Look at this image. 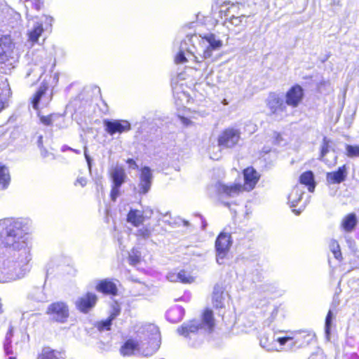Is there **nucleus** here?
Instances as JSON below:
<instances>
[{"instance_id": "f257e3e1", "label": "nucleus", "mask_w": 359, "mask_h": 359, "mask_svg": "<svg viewBox=\"0 0 359 359\" xmlns=\"http://www.w3.org/2000/svg\"><path fill=\"white\" fill-rule=\"evenodd\" d=\"M223 46V41L213 33L203 35H187L181 43L180 50L175 57L176 64H190V69L196 71L198 76L207 79L212 73L210 63L216 61L214 52Z\"/></svg>"}, {"instance_id": "f03ea898", "label": "nucleus", "mask_w": 359, "mask_h": 359, "mask_svg": "<svg viewBox=\"0 0 359 359\" xmlns=\"http://www.w3.org/2000/svg\"><path fill=\"white\" fill-rule=\"evenodd\" d=\"M32 222L25 217L0 219V245L4 247H25L32 244Z\"/></svg>"}, {"instance_id": "7ed1b4c3", "label": "nucleus", "mask_w": 359, "mask_h": 359, "mask_svg": "<svg viewBox=\"0 0 359 359\" xmlns=\"http://www.w3.org/2000/svg\"><path fill=\"white\" fill-rule=\"evenodd\" d=\"M245 183L242 186L239 183L223 184L218 182L215 184L217 192L221 195L234 197L243 191H251L257 183L259 175L253 168H248L243 172Z\"/></svg>"}, {"instance_id": "20e7f679", "label": "nucleus", "mask_w": 359, "mask_h": 359, "mask_svg": "<svg viewBox=\"0 0 359 359\" xmlns=\"http://www.w3.org/2000/svg\"><path fill=\"white\" fill-rule=\"evenodd\" d=\"M144 335V342L142 344V355L151 356L156 353L161 346V332L159 328L154 324H147L142 328Z\"/></svg>"}, {"instance_id": "39448f33", "label": "nucleus", "mask_w": 359, "mask_h": 359, "mask_svg": "<svg viewBox=\"0 0 359 359\" xmlns=\"http://www.w3.org/2000/svg\"><path fill=\"white\" fill-rule=\"evenodd\" d=\"M18 55L15 50V44L8 35L0 38V64L4 65L5 72L15 67Z\"/></svg>"}, {"instance_id": "423d86ee", "label": "nucleus", "mask_w": 359, "mask_h": 359, "mask_svg": "<svg viewBox=\"0 0 359 359\" xmlns=\"http://www.w3.org/2000/svg\"><path fill=\"white\" fill-rule=\"evenodd\" d=\"M292 334V343H290L291 348H302L312 343L315 338V334L308 330H278L275 334Z\"/></svg>"}, {"instance_id": "0eeeda50", "label": "nucleus", "mask_w": 359, "mask_h": 359, "mask_svg": "<svg viewBox=\"0 0 359 359\" xmlns=\"http://www.w3.org/2000/svg\"><path fill=\"white\" fill-rule=\"evenodd\" d=\"M46 314L57 323H64L69 317V309L66 302L58 301L51 303L46 309Z\"/></svg>"}, {"instance_id": "6e6552de", "label": "nucleus", "mask_w": 359, "mask_h": 359, "mask_svg": "<svg viewBox=\"0 0 359 359\" xmlns=\"http://www.w3.org/2000/svg\"><path fill=\"white\" fill-rule=\"evenodd\" d=\"M240 140V130L234 128H228L219 135L218 146L220 148L231 149L238 144Z\"/></svg>"}, {"instance_id": "1a4fd4ad", "label": "nucleus", "mask_w": 359, "mask_h": 359, "mask_svg": "<svg viewBox=\"0 0 359 359\" xmlns=\"http://www.w3.org/2000/svg\"><path fill=\"white\" fill-rule=\"evenodd\" d=\"M48 86L46 83H42L38 90L33 95L31 104L36 111L40 108L46 107L48 105L52 100V95L48 93Z\"/></svg>"}, {"instance_id": "9d476101", "label": "nucleus", "mask_w": 359, "mask_h": 359, "mask_svg": "<svg viewBox=\"0 0 359 359\" xmlns=\"http://www.w3.org/2000/svg\"><path fill=\"white\" fill-rule=\"evenodd\" d=\"M97 300V296L95 293L87 292L76 299L75 306L80 312L88 313L95 306Z\"/></svg>"}, {"instance_id": "9b49d317", "label": "nucleus", "mask_w": 359, "mask_h": 359, "mask_svg": "<svg viewBox=\"0 0 359 359\" xmlns=\"http://www.w3.org/2000/svg\"><path fill=\"white\" fill-rule=\"evenodd\" d=\"M105 131L110 135L130 130V123L126 120H108L103 121Z\"/></svg>"}, {"instance_id": "f8f14e48", "label": "nucleus", "mask_w": 359, "mask_h": 359, "mask_svg": "<svg viewBox=\"0 0 359 359\" xmlns=\"http://www.w3.org/2000/svg\"><path fill=\"white\" fill-rule=\"evenodd\" d=\"M153 175L151 169L145 166L141 169L140 182L135 191L139 194H146L151 189Z\"/></svg>"}, {"instance_id": "ddd939ff", "label": "nucleus", "mask_w": 359, "mask_h": 359, "mask_svg": "<svg viewBox=\"0 0 359 359\" xmlns=\"http://www.w3.org/2000/svg\"><path fill=\"white\" fill-rule=\"evenodd\" d=\"M229 296L224 285L220 283L215 284L212 294V303L214 308L216 309H224L225 307V299Z\"/></svg>"}, {"instance_id": "4468645a", "label": "nucleus", "mask_w": 359, "mask_h": 359, "mask_svg": "<svg viewBox=\"0 0 359 359\" xmlns=\"http://www.w3.org/2000/svg\"><path fill=\"white\" fill-rule=\"evenodd\" d=\"M137 352L142 353V344L134 338H128L120 348V353L123 356H131Z\"/></svg>"}, {"instance_id": "2eb2a0df", "label": "nucleus", "mask_w": 359, "mask_h": 359, "mask_svg": "<svg viewBox=\"0 0 359 359\" xmlns=\"http://www.w3.org/2000/svg\"><path fill=\"white\" fill-rule=\"evenodd\" d=\"M95 290L105 295L116 296L118 294L116 283L109 278L99 280L95 285Z\"/></svg>"}, {"instance_id": "dca6fc26", "label": "nucleus", "mask_w": 359, "mask_h": 359, "mask_svg": "<svg viewBox=\"0 0 359 359\" xmlns=\"http://www.w3.org/2000/svg\"><path fill=\"white\" fill-rule=\"evenodd\" d=\"M303 97L302 88L299 85L292 86L286 93V103L289 106L296 107Z\"/></svg>"}, {"instance_id": "f3484780", "label": "nucleus", "mask_w": 359, "mask_h": 359, "mask_svg": "<svg viewBox=\"0 0 359 359\" xmlns=\"http://www.w3.org/2000/svg\"><path fill=\"white\" fill-rule=\"evenodd\" d=\"M266 105L271 114H280L286 109L283 100L275 93L269 95L266 100Z\"/></svg>"}, {"instance_id": "a211bd4d", "label": "nucleus", "mask_w": 359, "mask_h": 359, "mask_svg": "<svg viewBox=\"0 0 359 359\" xmlns=\"http://www.w3.org/2000/svg\"><path fill=\"white\" fill-rule=\"evenodd\" d=\"M201 327V324L197 320L193 319L183 323L179 327L177 328V332L182 336L188 337L191 334L197 333Z\"/></svg>"}, {"instance_id": "6ab92c4d", "label": "nucleus", "mask_w": 359, "mask_h": 359, "mask_svg": "<svg viewBox=\"0 0 359 359\" xmlns=\"http://www.w3.org/2000/svg\"><path fill=\"white\" fill-rule=\"evenodd\" d=\"M109 177L112 181V184L121 186L127 178L124 168L118 165L112 166L109 170Z\"/></svg>"}, {"instance_id": "aec40b11", "label": "nucleus", "mask_w": 359, "mask_h": 359, "mask_svg": "<svg viewBox=\"0 0 359 359\" xmlns=\"http://www.w3.org/2000/svg\"><path fill=\"white\" fill-rule=\"evenodd\" d=\"M147 212H149V215L147 216V217H149L152 214V210L147 209L145 210L146 214ZM146 218V216L144 215V212L139 210L131 209L128 215H127V221L135 226H138L142 224Z\"/></svg>"}, {"instance_id": "412c9836", "label": "nucleus", "mask_w": 359, "mask_h": 359, "mask_svg": "<svg viewBox=\"0 0 359 359\" xmlns=\"http://www.w3.org/2000/svg\"><path fill=\"white\" fill-rule=\"evenodd\" d=\"M347 175V168L345 165L339 167L337 171L327 172L326 180L328 184H340L344 182Z\"/></svg>"}, {"instance_id": "4be33fe9", "label": "nucleus", "mask_w": 359, "mask_h": 359, "mask_svg": "<svg viewBox=\"0 0 359 359\" xmlns=\"http://www.w3.org/2000/svg\"><path fill=\"white\" fill-rule=\"evenodd\" d=\"M36 359H66L63 351L54 349L50 346H43L38 353Z\"/></svg>"}, {"instance_id": "5701e85b", "label": "nucleus", "mask_w": 359, "mask_h": 359, "mask_svg": "<svg viewBox=\"0 0 359 359\" xmlns=\"http://www.w3.org/2000/svg\"><path fill=\"white\" fill-rule=\"evenodd\" d=\"M168 276L172 281H178L184 284H190L194 281V277L185 269H181L177 273H169Z\"/></svg>"}, {"instance_id": "b1692460", "label": "nucleus", "mask_w": 359, "mask_h": 359, "mask_svg": "<svg viewBox=\"0 0 359 359\" xmlns=\"http://www.w3.org/2000/svg\"><path fill=\"white\" fill-rule=\"evenodd\" d=\"M304 193V188L302 185H296L293 187L288 195V203L290 207H296L301 203Z\"/></svg>"}, {"instance_id": "393cba45", "label": "nucleus", "mask_w": 359, "mask_h": 359, "mask_svg": "<svg viewBox=\"0 0 359 359\" xmlns=\"http://www.w3.org/2000/svg\"><path fill=\"white\" fill-rule=\"evenodd\" d=\"M31 258L29 256H27L24 258H21L15 262V270L18 271L17 276L20 278L27 274L31 269L30 265Z\"/></svg>"}, {"instance_id": "a878e982", "label": "nucleus", "mask_w": 359, "mask_h": 359, "mask_svg": "<svg viewBox=\"0 0 359 359\" xmlns=\"http://www.w3.org/2000/svg\"><path fill=\"white\" fill-rule=\"evenodd\" d=\"M201 325L209 332H212L215 327V318L213 311L209 309H205L201 314Z\"/></svg>"}, {"instance_id": "bb28decb", "label": "nucleus", "mask_w": 359, "mask_h": 359, "mask_svg": "<svg viewBox=\"0 0 359 359\" xmlns=\"http://www.w3.org/2000/svg\"><path fill=\"white\" fill-rule=\"evenodd\" d=\"M43 31V25L41 22H36L33 27L28 30V41L32 43L38 41L39 36Z\"/></svg>"}, {"instance_id": "cd10ccee", "label": "nucleus", "mask_w": 359, "mask_h": 359, "mask_svg": "<svg viewBox=\"0 0 359 359\" xmlns=\"http://www.w3.org/2000/svg\"><path fill=\"white\" fill-rule=\"evenodd\" d=\"M300 185L304 184L308 187V190L313 192L315 189L314 176L311 171H306L299 177Z\"/></svg>"}, {"instance_id": "c85d7f7f", "label": "nucleus", "mask_w": 359, "mask_h": 359, "mask_svg": "<svg viewBox=\"0 0 359 359\" xmlns=\"http://www.w3.org/2000/svg\"><path fill=\"white\" fill-rule=\"evenodd\" d=\"M356 224L357 218L354 213L347 215L341 221V226L346 231H351Z\"/></svg>"}, {"instance_id": "c756f323", "label": "nucleus", "mask_w": 359, "mask_h": 359, "mask_svg": "<svg viewBox=\"0 0 359 359\" xmlns=\"http://www.w3.org/2000/svg\"><path fill=\"white\" fill-rule=\"evenodd\" d=\"M11 182V177L8 168L0 165V189H6Z\"/></svg>"}, {"instance_id": "7c9ffc66", "label": "nucleus", "mask_w": 359, "mask_h": 359, "mask_svg": "<svg viewBox=\"0 0 359 359\" xmlns=\"http://www.w3.org/2000/svg\"><path fill=\"white\" fill-rule=\"evenodd\" d=\"M229 248H217V262L219 264H224L232 257Z\"/></svg>"}, {"instance_id": "2f4dec72", "label": "nucleus", "mask_w": 359, "mask_h": 359, "mask_svg": "<svg viewBox=\"0 0 359 359\" xmlns=\"http://www.w3.org/2000/svg\"><path fill=\"white\" fill-rule=\"evenodd\" d=\"M144 257L136 248H132L128 253V262L131 266H136L143 261Z\"/></svg>"}, {"instance_id": "473e14b6", "label": "nucleus", "mask_w": 359, "mask_h": 359, "mask_svg": "<svg viewBox=\"0 0 359 359\" xmlns=\"http://www.w3.org/2000/svg\"><path fill=\"white\" fill-rule=\"evenodd\" d=\"M231 245V236L227 233H221L215 241V247H230Z\"/></svg>"}, {"instance_id": "72a5a7b5", "label": "nucleus", "mask_w": 359, "mask_h": 359, "mask_svg": "<svg viewBox=\"0 0 359 359\" xmlns=\"http://www.w3.org/2000/svg\"><path fill=\"white\" fill-rule=\"evenodd\" d=\"M38 116L39 117L40 122L46 126H51L53 123L60 117L59 114H52L48 116L41 115L39 111H38Z\"/></svg>"}, {"instance_id": "f704fd0d", "label": "nucleus", "mask_w": 359, "mask_h": 359, "mask_svg": "<svg viewBox=\"0 0 359 359\" xmlns=\"http://www.w3.org/2000/svg\"><path fill=\"white\" fill-rule=\"evenodd\" d=\"M112 320L109 318L105 320L97 321L95 324V327L100 332L111 330Z\"/></svg>"}, {"instance_id": "c9c22d12", "label": "nucleus", "mask_w": 359, "mask_h": 359, "mask_svg": "<svg viewBox=\"0 0 359 359\" xmlns=\"http://www.w3.org/2000/svg\"><path fill=\"white\" fill-rule=\"evenodd\" d=\"M292 334H290L289 335L274 337L273 341L278 343L280 346V350H282L284 346L287 342L292 343ZM276 350L279 351V349H276Z\"/></svg>"}, {"instance_id": "e433bc0d", "label": "nucleus", "mask_w": 359, "mask_h": 359, "mask_svg": "<svg viewBox=\"0 0 359 359\" xmlns=\"http://www.w3.org/2000/svg\"><path fill=\"white\" fill-rule=\"evenodd\" d=\"M346 155L349 158L359 157V145H346Z\"/></svg>"}, {"instance_id": "4c0bfd02", "label": "nucleus", "mask_w": 359, "mask_h": 359, "mask_svg": "<svg viewBox=\"0 0 359 359\" xmlns=\"http://www.w3.org/2000/svg\"><path fill=\"white\" fill-rule=\"evenodd\" d=\"M328 140H327L326 137H324L323 139V145H322V148H321V154H320V158L325 161L327 164H328L329 165H330L332 164V163H329L326 159L324 158L325 156L326 155V154L328 152ZM336 161H337V156H334V162L332 163V164H335L336 163Z\"/></svg>"}, {"instance_id": "58836bf2", "label": "nucleus", "mask_w": 359, "mask_h": 359, "mask_svg": "<svg viewBox=\"0 0 359 359\" xmlns=\"http://www.w3.org/2000/svg\"><path fill=\"white\" fill-rule=\"evenodd\" d=\"M121 311V309L118 303L117 302H114L111 306V311L107 318L113 321L117 316L120 315Z\"/></svg>"}, {"instance_id": "ea45409f", "label": "nucleus", "mask_w": 359, "mask_h": 359, "mask_svg": "<svg viewBox=\"0 0 359 359\" xmlns=\"http://www.w3.org/2000/svg\"><path fill=\"white\" fill-rule=\"evenodd\" d=\"M172 88L175 97L182 104H184V101L187 102H189L188 95L184 92L180 93L177 86H173Z\"/></svg>"}, {"instance_id": "a19ab883", "label": "nucleus", "mask_w": 359, "mask_h": 359, "mask_svg": "<svg viewBox=\"0 0 359 359\" xmlns=\"http://www.w3.org/2000/svg\"><path fill=\"white\" fill-rule=\"evenodd\" d=\"M189 112V111L185 110L183 114H178V117H179L180 120L181 121V123L184 126H187V127L191 126L193 124L192 121L190 119V118H189L187 116Z\"/></svg>"}, {"instance_id": "79ce46f5", "label": "nucleus", "mask_w": 359, "mask_h": 359, "mask_svg": "<svg viewBox=\"0 0 359 359\" xmlns=\"http://www.w3.org/2000/svg\"><path fill=\"white\" fill-rule=\"evenodd\" d=\"M121 187V186H116L114 184L111 185L110 197L113 201H115L116 200V198L118 197V196L120 195V187Z\"/></svg>"}, {"instance_id": "37998d69", "label": "nucleus", "mask_w": 359, "mask_h": 359, "mask_svg": "<svg viewBox=\"0 0 359 359\" xmlns=\"http://www.w3.org/2000/svg\"><path fill=\"white\" fill-rule=\"evenodd\" d=\"M243 18V16H232L229 19V23L231 24V25H234L235 27H239L242 25Z\"/></svg>"}, {"instance_id": "c03bdc74", "label": "nucleus", "mask_w": 359, "mask_h": 359, "mask_svg": "<svg viewBox=\"0 0 359 359\" xmlns=\"http://www.w3.org/2000/svg\"><path fill=\"white\" fill-rule=\"evenodd\" d=\"M332 318V312L331 311H329L327 312L326 318H325V330L327 333L330 332Z\"/></svg>"}, {"instance_id": "a18cd8bd", "label": "nucleus", "mask_w": 359, "mask_h": 359, "mask_svg": "<svg viewBox=\"0 0 359 359\" xmlns=\"http://www.w3.org/2000/svg\"><path fill=\"white\" fill-rule=\"evenodd\" d=\"M151 231L147 227H142V229L138 230V236L142 237L143 238H149L150 236Z\"/></svg>"}, {"instance_id": "49530a36", "label": "nucleus", "mask_w": 359, "mask_h": 359, "mask_svg": "<svg viewBox=\"0 0 359 359\" xmlns=\"http://www.w3.org/2000/svg\"><path fill=\"white\" fill-rule=\"evenodd\" d=\"M87 184V179L84 177H79L74 182L75 186L83 187Z\"/></svg>"}, {"instance_id": "de8ad7c7", "label": "nucleus", "mask_w": 359, "mask_h": 359, "mask_svg": "<svg viewBox=\"0 0 359 359\" xmlns=\"http://www.w3.org/2000/svg\"><path fill=\"white\" fill-rule=\"evenodd\" d=\"M11 344L12 341H4V351L6 355L13 354Z\"/></svg>"}, {"instance_id": "09e8293b", "label": "nucleus", "mask_w": 359, "mask_h": 359, "mask_svg": "<svg viewBox=\"0 0 359 359\" xmlns=\"http://www.w3.org/2000/svg\"><path fill=\"white\" fill-rule=\"evenodd\" d=\"M13 337V327L11 326L6 334L5 341H12V338Z\"/></svg>"}, {"instance_id": "8fccbe9b", "label": "nucleus", "mask_w": 359, "mask_h": 359, "mask_svg": "<svg viewBox=\"0 0 359 359\" xmlns=\"http://www.w3.org/2000/svg\"><path fill=\"white\" fill-rule=\"evenodd\" d=\"M332 253L337 259H338V260L342 259V254H341L340 248H334L332 250Z\"/></svg>"}, {"instance_id": "3c124183", "label": "nucleus", "mask_w": 359, "mask_h": 359, "mask_svg": "<svg viewBox=\"0 0 359 359\" xmlns=\"http://www.w3.org/2000/svg\"><path fill=\"white\" fill-rule=\"evenodd\" d=\"M126 162L128 164L130 168H132V169H137V165L136 162L133 159L128 158L126 161Z\"/></svg>"}, {"instance_id": "603ef678", "label": "nucleus", "mask_w": 359, "mask_h": 359, "mask_svg": "<svg viewBox=\"0 0 359 359\" xmlns=\"http://www.w3.org/2000/svg\"><path fill=\"white\" fill-rule=\"evenodd\" d=\"M218 151L219 152L218 153H216L215 154H211V150L210 149V157L212 158V159H214V160H218L221 158V150L220 149H218Z\"/></svg>"}, {"instance_id": "864d4df0", "label": "nucleus", "mask_w": 359, "mask_h": 359, "mask_svg": "<svg viewBox=\"0 0 359 359\" xmlns=\"http://www.w3.org/2000/svg\"><path fill=\"white\" fill-rule=\"evenodd\" d=\"M84 155H85V158L88 162V166H89V168H90V158L87 154V147H84Z\"/></svg>"}, {"instance_id": "5fc2aeb1", "label": "nucleus", "mask_w": 359, "mask_h": 359, "mask_svg": "<svg viewBox=\"0 0 359 359\" xmlns=\"http://www.w3.org/2000/svg\"><path fill=\"white\" fill-rule=\"evenodd\" d=\"M177 223H179V226H180L181 224L183 225L184 226H189V222L187 221H185V220H183V219H178Z\"/></svg>"}, {"instance_id": "6e6d98bb", "label": "nucleus", "mask_w": 359, "mask_h": 359, "mask_svg": "<svg viewBox=\"0 0 359 359\" xmlns=\"http://www.w3.org/2000/svg\"><path fill=\"white\" fill-rule=\"evenodd\" d=\"M45 72V69H42L40 70V72L36 74L35 76H34V80L36 81H38L39 79V78L41 76V75L44 73Z\"/></svg>"}, {"instance_id": "4d7b16f0", "label": "nucleus", "mask_w": 359, "mask_h": 359, "mask_svg": "<svg viewBox=\"0 0 359 359\" xmlns=\"http://www.w3.org/2000/svg\"><path fill=\"white\" fill-rule=\"evenodd\" d=\"M304 207H305V203H303L302 204H300V206H299V208L298 209V210H293V212H296L297 214H299L302 211V210L304 208Z\"/></svg>"}, {"instance_id": "13d9d810", "label": "nucleus", "mask_w": 359, "mask_h": 359, "mask_svg": "<svg viewBox=\"0 0 359 359\" xmlns=\"http://www.w3.org/2000/svg\"><path fill=\"white\" fill-rule=\"evenodd\" d=\"M263 346L266 348L268 350H273V348L269 344H263Z\"/></svg>"}, {"instance_id": "bf43d9fd", "label": "nucleus", "mask_w": 359, "mask_h": 359, "mask_svg": "<svg viewBox=\"0 0 359 359\" xmlns=\"http://www.w3.org/2000/svg\"><path fill=\"white\" fill-rule=\"evenodd\" d=\"M326 84H327V81H324L321 82V83H320V85L318 86V88H319V89H320V88H321V85H326Z\"/></svg>"}, {"instance_id": "052dcab7", "label": "nucleus", "mask_w": 359, "mask_h": 359, "mask_svg": "<svg viewBox=\"0 0 359 359\" xmlns=\"http://www.w3.org/2000/svg\"><path fill=\"white\" fill-rule=\"evenodd\" d=\"M69 149L72 150V149H71V148H69ZM73 151H74V152H76V154H80V151H78V150L73 149Z\"/></svg>"}, {"instance_id": "680f3d73", "label": "nucleus", "mask_w": 359, "mask_h": 359, "mask_svg": "<svg viewBox=\"0 0 359 359\" xmlns=\"http://www.w3.org/2000/svg\"><path fill=\"white\" fill-rule=\"evenodd\" d=\"M50 22H52L53 21V18H48Z\"/></svg>"}, {"instance_id": "e2e57ef3", "label": "nucleus", "mask_w": 359, "mask_h": 359, "mask_svg": "<svg viewBox=\"0 0 359 359\" xmlns=\"http://www.w3.org/2000/svg\"><path fill=\"white\" fill-rule=\"evenodd\" d=\"M8 359H16L15 357H9Z\"/></svg>"}, {"instance_id": "0e129e2a", "label": "nucleus", "mask_w": 359, "mask_h": 359, "mask_svg": "<svg viewBox=\"0 0 359 359\" xmlns=\"http://www.w3.org/2000/svg\"><path fill=\"white\" fill-rule=\"evenodd\" d=\"M29 75H30V72H28V73L27 74V76H29Z\"/></svg>"}, {"instance_id": "69168bd1", "label": "nucleus", "mask_w": 359, "mask_h": 359, "mask_svg": "<svg viewBox=\"0 0 359 359\" xmlns=\"http://www.w3.org/2000/svg\"><path fill=\"white\" fill-rule=\"evenodd\" d=\"M36 1L40 3L41 2V0H35Z\"/></svg>"}]
</instances>
